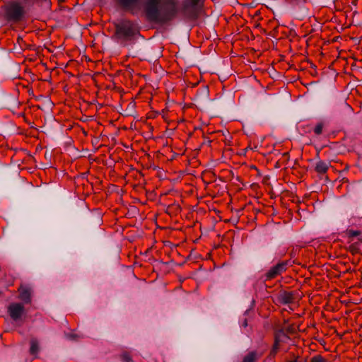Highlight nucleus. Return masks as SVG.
I'll list each match as a JSON object with an SVG mask.
<instances>
[{
	"label": "nucleus",
	"mask_w": 362,
	"mask_h": 362,
	"mask_svg": "<svg viewBox=\"0 0 362 362\" xmlns=\"http://www.w3.org/2000/svg\"><path fill=\"white\" fill-rule=\"evenodd\" d=\"M147 18L165 23L172 20L177 13L176 0H147L145 5Z\"/></svg>",
	"instance_id": "nucleus-1"
},
{
	"label": "nucleus",
	"mask_w": 362,
	"mask_h": 362,
	"mask_svg": "<svg viewBox=\"0 0 362 362\" xmlns=\"http://www.w3.org/2000/svg\"><path fill=\"white\" fill-rule=\"evenodd\" d=\"M5 14L8 21L19 22L24 17V7L18 1H11L6 6Z\"/></svg>",
	"instance_id": "nucleus-2"
},
{
	"label": "nucleus",
	"mask_w": 362,
	"mask_h": 362,
	"mask_svg": "<svg viewBox=\"0 0 362 362\" xmlns=\"http://www.w3.org/2000/svg\"><path fill=\"white\" fill-rule=\"evenodd\" d=\"M138 32L137 25L131 21L124 20L116 25V34L122 37H132Z\"/></svg>",
	"instance_id": "nucleus-3"
},
{
	"label": "nucleus",
	"mask_w": 362,
	"mask_h": 362,
	"mask_svg": "<svg viewBox=\"0 0 362 362\" xmlns=\"http://www.w3.org/2000/svg\"><path fill=\"white\" fill-rule=\"evenodd\" d=\"M7 313L13 321H19L25 314L24 304L19 302L11 303L7 307Z\"/></svg>",
	"instance_id": "nucleus-4"
},
{
	"label": "nucleus",
	"mask_w": 362,
	"mask_h": 362,
	"mask_svg": "<svg viewBox=\"0 0 362 362\" xmlns=\"http://www.w3.org/2000/svg\"><path fill=\"white\" fill-rule=\"evenodd\" d=\"M288 266V261H282L272 267L264 274L265 280L269 281L276 278L286 272Z\"/></svg>",
	"instance_id": "nucleus-5"
},
{
	"label": "nucleus",
	"mask_w": 362,
	"mask_h": 362,
	"mask_svg": "<svg viewBox=\"0 0 362 362\" xmlns=\"http://www.w3.org/2000/svg\"><path fill=\"white\" fill-rule=\"evenodd\" d=\"M202 6V0H186L184 4V8L192 17L195 18L200 13Z\"/></svg>",
	"instance_id": "nucleus-6"
},
{
	"label": "nucleus",
	"mask_w": 362,
	"mask_h": 362,
	"mask_svg": "<svg viewBox=\"0 0 362 362\" xmlns=\"http://www.w3.org/2000/svg\"><path fill=\"white\" fill-rule=\"evenodd\" d=\"M19 292L18 298L24 304H30L32 301V288L27 285H21L18 289Z\"/></svg>",
	"instance_id": "nucleus-7"
},
{
	"label": "nucleus",
	"mask_w": 362,
	"mask_h": 362,
	"mask_svg": "<svg viewBox=\"0 0 362 362\" xmlns=\"http://www.w3.org/2000/svg\"><path fill=\"white\" fill-rule=\"evenodd\" d=\"M121 6L132 13H136L140 8L139 0H118Z\"/></svg>",
	"instance_id": "nucleus-8"
},
{
	"label": "nucleus",
	"mask_w": 362,
	"mask_h": 362,
	"mask_svg": "<svg viewBox=\"0 0 362 362\" xmlns=\"http://www.w3.org/2000/svg\"><path fill=\"white\" fill-rule=\"evenodd\" d=\"M286 337V335L284 334L283 332H279L276 334L274 338V343L273 344V346L270 351L269 356L270 358H274L276 356L280 346V343L283 341L284 338Z\"/></svg>",
	"instance_id": "nucleus-9"
},
{
	"label": "nucleus",
	"mask_w": 362,
	"mask_h": 362,
	"mask_svg": "<svg viewBox=\"0 0 362 362\" xmlns=\"http://www.w3.org/2000/svg\"><path fill=\"white\" fill-rule=\"evenodd\" d=\"M262 354L255 351H250L243 356L242 362H257L262 356Z\"/></svg>",
	"instance_id": "nucleus-10"
},
{
	"label": "nucleus",
	"mask_w": 362,
	"mask_h": 362,
	"mask_svg": "<svg viewBox=\"0 0 362 362\" xmlns=\"http://www.w3.org/2000/svg\"><path fill=\"white\" fill-rule=\"evenodd\" d=\"M279 302L282 304H289L293 302V295L291 292L284 291L279 296Z\"/></svg>",
	"instance_id": "nucleus-11"
},
{
	"label": "nucleus",
	"mask_w": 362,
	"mask_h": 362,
	"mask_svg": "<svg viewBox=\"0 0 362 362\" xmlns=\"http://www.w3.org/2000/svg\"><path fill=\"white\" fill-rule=\"evenodd\" d=\"M329 168V164L325 161H319L317 163L315 166V170L318 173L324 174L325 173Z\"/></svg>",
	"instance_id": "nucleus-12"
},
{
	"label": "nucleus",
	"mask_w": 362,
	"mask_h": 362,
	"mask_svg": "<svg viewBox=\"0 0 362 362\" xmlns=\"http://www.w3.org/2000/svg\"><path fill=\"white\" fill-rule=\"evenodd\" d=\"M38 351H39L38 341L36 339H32L30 340V353L32 355H36V354H37Z\"/></svg>",
	"instance_id": "nucleus-13"
},
{
	"label": "nucleus",
	"mask_w": 362,
	"mask_h": 362,
	"mask_svg": "<svg viewBox=\"0 0 362 362\" xmlns=\"http://www.w3.org/2000/svg\"><path fill=\"white\" fill-rule=\"evenodd\" d=\"M310 362H327L321 355H316L311 358Z\"/></svg>",
	"instance_id": "nucleus-14"
},
{
	"label": "nucleus",
	"mask_w": 362,
	"mask_h": 362,
	"mask_svg": "<svg viewBox=\"0 0 362 362\" xmlns=\"http://www.w3.org/2000/svg\"><path fill=\"white\" fill-rule=\"evenodd\" d=\"M323 124L322 123H318L314 128V132L317 135H320L322 132Z\"/></svg>",
	"instance_id": "nucleus-15"
},
{
	"label": "nucleus",
	"mask_w": 362,
	"mask_h": 362,
	"mask_svg": "<svg viewBox=\"0 0 362 362\" xmlns=\"http://www.w3.org/2000/svg\"><path fill=\"white\" fill-rule=\"evenodd\" d=\"M122 362H132V358L127 353H124L121 355Z\"/></svg>",
	"instance_id": "nucleus-16"
},
{
	"label": "nucleus",
	"mask_w": 362,
	"mask_h": 362,
	"mask_svg": "<svg viewBox=\"0 0 362 362\" xmlns=\"http://www.w3.org/2000/svg\"><path fill=\"white\" fill-rule=\"evenodd\" d=\"M361 232L360 230H348V235L349 237H356L359 235H361Z\"/></svg>",
	"instance_id": "nucleus-17"
},
{
	"label": "nucleus",
	"mask_w": 362,
	"mask_h": 362,
	"mask_svg": "<svg viewBox=\"0 0 362 362\" xmlns=\"http://www.w3.org/2000/svg\"><path fill=\"white\" fill-rule=\"evenodd\" d=\"M287 362H298V361L297 358H296L294 360L287 361Z\"/></svg>",
	"instance_id": "nucleus-18"
},
{
	"label": "nucleus",
	"mask_w": 362,
	"mask_h": 362,
	"mask_svg": "<svg viewBox=\"0 0 362 362\" xmlns=\"http://www.w3.org/2000/svg\"><path fill=\"white\" fill-rule=\"evenodd\" d=\"M36 1V0H25L24 1H25V3H27V2H30H30H34V1Z\"/></svg>",
	"instance_id": "nucleus-19"
},
{
	"label": "nucleus",
	"mask_w": 362,
	"mask_h": 362,
	"mask_svg": "<svg viewBox=\"0 0 362 362\" xmlns=\"http://www.w3.org/2000/svg\"><path fill=\"white\" fill-rule=\"evenodd\" d=\"M1 294V292L0 291V295Z\"/></svg>",
	"instance_id": "nucleus-20"
}]
</instances>
